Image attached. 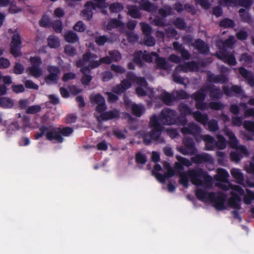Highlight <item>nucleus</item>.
Wrapping results in <instances>:
<instances>
[{
    "instance_id": "41",
    "label": "nucleus",
    "mask_w": 254,
    "mask_h": 254,
    "mask_svg": "<svg viewBox=\"0 0 254 254\" xmlns=\"http://www.w3.org/2000/svg\"><path fill=\"white\" fill-rule=\"evenodd\" d=\"M156 64L157 66L162 69L166 70L168 68V64L164 58L156 56Z\"/></svg>"
},
{
    "instance_id": "21",
    "label": "nucleus",
    "mask_w": 254,
    "mask_h": 254,
    "mask_svg": "<svg viewBox=\"0 0 254 254\" xmlns=\"http://www.w3.org/2000/svg\"><path fill=\"white\" fill-rule=\"evenodd\" d=\"M229 174L227 171L223 168L217 169V174L214 176L215 180L217 182L227 183H228Z\"/></svg>"
},
{
    "instance_id": "39",
    "label": "nucleus",
    "mask_w": 254,
    "mask_h": 254,
    "mask_svg": "<svg viewBox=\"0 0 254 254\" xmlns=\"http://www.w3.org/2000/svg\"><path fill=\"white\" fill-rule=\"evenodd\" d=\"M128 14L132 18H139L141 17V13L137 7L135 5L129 6L127 8Z\"/></svg>"
},
{
    "instance_id": "40",
    "label": "nucleus",
    "mask_w": 254,
    "mask_h": 254,
    "mask_svg": "<svg viewBox=\"0 0 254 254\" xmlns=\"http://www.w3.org/2000/svg\"><path fill=\"white\" fill-rule=\"evenodd\" d=\"M141 8L148 12H154L157 9V6L151 3L150 1H142Z\"/></svg>"
},
{
    "instance_id": "43",
    "label": "nucleus",
    "mask_w": 254,
    "mask_h": 254,
    "mask_svg": "<svg viewBox=\"0 0 254 254\" xmlns=\"http://www.w3.org/2000/svg\"><path fill=\"white\" fill-rule=\"evenodd\" d=\"M160 122V115L158 118L156 116H153L150 119V126L154 128H163Z\"/></svg>"
},
{
    "instance_id": "28",
    "label": "nucleus",
    "mask_w": 254,
    "mask_h": 254,
    "mask_svg": "<svg viewBox=\"0 0 254 254\" xmlns=\"http://www.w3.org/2000/svg\"><path fill=\"white\" fill-rule=\"evenodd\" d=\"M124 24L120 20L116 18L110 19L107 24V29L111 30L114 28L124 27Z\"/></svg>"
},
{
    "instance_id": "17",
    "label": "nucleus",
    "mask_w": 254,
    "mask_h": 254,
    "mask_svg": "<svg viewBox=\"0 0 254 254\" xmlns=\"http://www.w3.org/2000/svg\"><path fill=\"white\" fill-rule=\"evenodd\" d=\"M206 92H209V97L211 99H219L223 96V92L219 87L215 86H205Z\"/></svg>"
},
{
    "instance_id": "3",
    "label": "nucleus",
    "mask_w": 254,
    "mask_h": 254,
    "mask_svg": "<svg viewBox=\"0 0 254 254\" xmlns=\"http://www.w3.org/2000/svg\"><path fill=\"white\" fill-rule=\"evenodd\" d=\"M188 176L190 178L192 183L196 186L203 185V180L206 186L212 184L213 179L207 173L200 168L193 169L188 171Z\"/></svg>"
},
{
    "instance_id": "48",
    "label": "nucleus",
    "mask_w": 254,
    "mask_h": 254,
    "mask_svg": "<svg viewBox=\"0 0 254 254\" xmlns=\"http://www.w3.org/2000/svg\"><path fill=\"white\" fill-rule=\"evenodd\" d=\"M152 56H158V54L154 52L149 53L146 51H144L143 53L142 60L146 63H151L153 61Z\"/></svg>"
},
{
    "instance_id": "42",
    "label": "nucleus",
    "mask_w": 254,
    "mask_h": 254,
    "mask_svg": "<svg viewBox=\"0 0 254 254\" xmlns=\"http://www.w3.org/2000/svg\"><path fill=\"white\" fill-rule=\"evenodd\" d=\"M163 128H154L149 132L150 136L153 140L157 141L161 135Z\"/></svg>"
},
{
    "instance_id": "14",
    "label": "nucleus",
    "mask_w": 254,
    "mask_h": 254,
    "mask_svg": "<svg viewBox=\"0 0 254 254\" xmlns=\"http://www.w3.org/2000/svg\"><path fill=\"white\" fill-rule=\"evenodd\" d=\"M218 58L223 63L230 66H235L237 64L235 56L233 53L225 52H220V55L218 56Z\"/></svg>"
},
{
    "instance_id": "64",
    "label": "nucleus",
    "mask_w": 254,
    "mask_h": 254,
    "mask_svg": "<svg viewBox=\"0 0 254 254\" xmlns=\"http://www.w3.org/2000/svg\"><path fill=\"white\" fill-rule=\"evenodd\" d=\"M85 28L86 26L82 21H78L73 27L75 31L80 32L84 31Z\"/></svg>"
},
{
    "instance_id": "53",
    "label": "nucleus",
    "mask_w": 254,
    "mask_h": 254,
    "mask_svg": "<svg viewBox=\"0 0 254 254\" xmlns=\"http://www.w3.org/2000/svg\"><path fill=\"white\" fill-rule=\"evenodd\" d=\"M174 24L177 28L180 30H183L186 27V23L185 20L179 17L175 19Z\"/></svg>"
},
{
    "instance_id": "37",
    "label": "nucleus",
    "mask_w": 254,
    "mask_h": 254,
    "mask_svg": "<svg viewBox=\"0 0 254 254\" xmlns=\"http://www.w3.org/2000/svg\"><path fill=\"white\" fill-rule=\"evenodd\" d=\"M183 143L185 146L188 148L190 151L194 153L196 150L195 147V143L192 138L190 137H186L183 139Z\"/></svg>"
},
{
    "instance_id": "11",
    "label": "nucleus",
    "mask_w": 254,
    "mask_h": 254,
    "mask_svg": "<svg viewBox=\"0 0 254 254\" xmlns=\"http://www.w3.org/2000/svg\"><path fill=\"white\" fill-rule=\"evenodd\" d=\"M90 100L91 103H95L97 104L95 110L97 112L102 113L106 110L105 100L101 94L97 93L95 95L91 96Z\"/></svg>"
},
{
    "instance_id": "15",
    "label": "nucleus",
    "mask_w": 254,
    "mask_h": 254,
    "mask_svg": "<svg viewBox=\"0 0 254 254\" xmlns=\"http://www.w3.org/2000/svg\"><path fill=\"white\" fill-rule=\"evenodd\" d=\"M181 128V132L184 134L195 135L200 133L201 128L199 126L194 123H190L188 127H184Z\"/></svg>"
},
{
    "instance_id": "44",
    "label": "nucleus",
    "mask_w": 254,
    "mask_h": 254,
    "mask_svg": "<svg viewBox=\"0 0 254 254\" xmlns=\"http://www.w3.org/2000/svg\"><path fill=\"white\" fill-rule=\"evenodd\" d=\"M209 193L205 190L199 189L196 190L195 195L199 200L203 201L206 198L209 199Z\"/></svg>"
},
{
    "instance_id": "59",
    "label": "nucleus",
    "mask_w": 254,
    "mask_h": 254,
    "mask_svg": "<svg viewBox=\"0 0 254 254\" xmlns=\"http://www.w3.org/2000/svg\"><path fill=\"white\" fill-rule=\"evenodd\" d=\"M41 108L39 105L29 106L26 109V112L28 114H35L41 111Z\"/></svg>"
},
{
    "instance_id": "1",
    "label": "nucleus",
    "mask_w": 254,
    "mask_h": 254,
    "mask_svg": "<svg viewBox=\"0 0 254 254\" xmlns=\"http://www.w3.org/2000/svg\"><path fill=\"white\" fill-rule=\"evenodd\" d=\"M49 127L46 126H42L39 127V132L35 134V138L38 139L45 134L46 139L50 141L56 140L58 143H62L64 139L62 135L64 136H68L73 131V129L69 127H66L63 128L55 127L53 128L51 131H48Z\"/></svg>"
},
{
    "instance_id": "47",
    "label": "nucleus",
    "mask_w": 254,
    "mask_h": 254,
    "mask_svg": "<svg viewBox=\"0 0 254 254\" xmlns=\"http://www.w3.org/2000/svg\"><path fill=\"white\" fill-rule=\"evenodd\" d=\"M158 13L163 17H166L168 15L173 14V8L170 6H166L158 10Z\"/></svg>"
},
{
    "instance_id": "12",
    "label": "nucleus",
    "mask_w": 254,
    "mask_h": 254,
    "mask_svg": "<svg viewBox=\"0 0 254 254\" xmlns=\"http://www.w3.org/2000/svg\"><path fill=\"white\" fill-rule=\"evenodd\" d=\"M198 64L195 61H190L177 65L175 68V71L187 72L189 71H193L194 70H198Z\"/></svg>"
},
{
    "instance_id": "5",
    "label": "nucleus",
    "mask_w": 254,
    "mask_h": 254,
    "mask_svg": "<svg viewBox=\"0 0 254 254\" xmlns=\"http://www.w3.org/2000/svg\"><path fill=\"white\" fill-rule=\"evenodd\" d=\"M126 78L121 81L120 84L116 85L113 89V91L117 94H121L125 93L128 89L130 88L132 83H134L137 76L132 71H127L126 73Z\"/></svg>"
},
{
    "instance_id": "27",
    "label": "nucleus",
    "mask_w": 254,
    "mask_h": 254,
    "mask_svg": "<svg viewBox=\"0 0 254 254\" xmlns=\"http://www.w3.org/2000/svg\"><path fill=\"white\" fill-rule=\"evenodd\" d=\"M231 174L235 179L236 182L239 184H243L244 177L240 170L237 168H233L231 170Z\"/></svg>"
},
{
    "instance_id": "7",
    "label": "nucleus",
    "mask_w": 254,
    "mask_h": 254,
    "mask_svg": "<svg viewBox=\"0 0 254 254\" xmlns=\"http://www.w3.org/2000/svg\"><path fill=\"white\" fill-rule=\"evenodd\" d=\"M29 62L31 66L29 67L28 70L29 73L35 78H39L43 74V70L41 67L42 64V60L39 56L31 57Z\"/></svg>"
},
{
    "instance_id": "51",
    "label": "nucleus",
    "mask_w": 254,
    "mask_h": 254,
    "mask_svg": "<svg viewBox=\"0 0 254 254\" xmlns=\"http://www.w3.org/2000/svg\"><path fill=\"white\" fill-rule=\"evenodd\" d=\"M64 53L68 56L74 57L77 54V50L70 45H66L64 47Z\"/></svg>"
},
{
    "instance_id": "34",
    "label": "nucleus",
    "mask_w": 254,
    "mask_h": 254,
    "mask_svg": "<svg viewBox=\"0 0 254 254\" xmlns=\"http://www.w3.org/2000/svg\"><path fill=\"white\" fill-rule=\"evenodd\" d=\"M240 17L242 22L248 24H251L253 22V20L250 15L246 12L244 8H241L239 10Z\"/></svg>"
},
{
    "instance_id": "63",
    "label": "nucleus",
    "mask_w": 254,
    "mask_h": 254,
    "mask_svg": "<svg viewBox=\"0 0 254 254\" xmlns=\"http://www.w3.org/2000/svg\"><path fill=\"white\" fill-rule=\"evenodd\" d=\"M108 41V37L105 35L100 36L95 38V42L98 46H103Z\"/></svg>"
},
{
    "instance_id": "10",
    "label": "nucleus",
    "mask_w": 254,
    "mask_h": 254,
    "mask_svg": "<svg viewBox=\"0 0 254 254\" xmlns=\"http://www.w3.org/2000/svg\"><path fill=\"white\" fill-rule=\"evenodd\" d=\"M47 70L49 74L45 77V81L47 83L49 82L57 83L61 74L60 68L58 66L49 65L47 66Z\"/></svg>"
},
{
    "instance_id": "61",
    "label": "nucleus",
    "mask_w": 254,
    "mask_h": 254,
    "mask_svg": "<svg viewBox=\"0 0 254 254\" xmlns=\"http://www.w3.org/2000/svg\"><path fill=\"white\" fill-rule=\"evenodd\" d=\"M24 70V66L20 63H16L13 67V72L16 74H21Z\"/></svg>"
},
{
    "instance_id": "35",
    "label": "nucleus",
    "mask_w": 254,
    "mask_h": 254,
    "mask_svg": "<svg viewBox=\"0 0 254 254\" xmlns=\"http://www.w3.org/2000/svg\"><path fill=\"white\" fill-rule=\"evenodd\" d=\"M217 140H215V145L216 148L219 149H223L226 147V140L225 137L221 134H217L216 136Z\"/></svg>"
},
{
    "instance_id": "33",
    "label": "nucleus",
    "mask_w": 254,
    "mask_h": 254,
    "mask_svg": "<svg viewBox=\"0 0 254 254\" xmlns=\"http://www.w3.org/2000/svg\"><path fill=\"white\" fill-rule=\"evenodd\" d=\"M14 105L12 100L7 97H0V107L4 109L11 108Z\"/></svg>"
},
{
    "instance_id": "8",
    "label": "nucleus",
    "mask_w": 254,
    "mask_h": 254,
    "mask_svg": "<svg viewBox=\"0 0 254 254\" xmlns=\"http://www.w3.org/2000/svg\"><path fill=\"white\" fill-rule=\"evenodd\" d=\"M209 199L213 203V205L216 209L222 210L226 209L225 203L226 200V195L225 193L219 192L216 195L214 192H210Z\"/></svg>"
},
{
    "instance_id": "60",
    "label": "nucleus",
    "mask_w": 254,
    "mask_h": 254,
    "mask_svg": "<svg viewBox=\"0 0 254 254\" xmlns=\"http://www.w3.org/2000/svg\"><path fill=\"white\" fill-rule=\"evenodd\" d=\"M141 30L143 34L144 35L151 34L152 33L151 27L146 23H141Z\"/></svg>"
},
{
    "instance_id": "38",
    "label": "nucleus",
    "mask_w": 254,
    "mask_h": 254,
    "mask_svg": "<svg viewBox=\"0 0 254 254\" xmlns=\"http://www.w3.org/2000/svg\"><path fill=\"white\" fill-rule=\"evenodd\" d=\"M48 45L51 48H57L60 45L59 38L54 35H50L47 39Z\"/></svg>"
},
{
    "instance_id": "62",
    "label": "nucleus",
    "mask_w": 254,
    "mask_h": 254,
    "mask_svg": "<svg viewBox=\"0 0 254 254\" xmlns=\"http://www.w3.org/2000/svg\"><path fill=\"white\" fill-rule=\"evenodd\" d=\"M244 127L248 131L254 132V122L252 121H245L243 124Z\"/></svg>"
},
{
    "instance_id": "56",
    "label": "nucleus",
    "mask_w": 254,
    "mask_h": 254,
    "mask_svg": "<svg viewBox=\"0 0 254 254\" xmlns=\"http://www.w3.org/2000/svg\"><path fill=\"white\" fill-rule=\"evenodd\" d=\"M52 27L56 33H60L63 30L62 22L61 20H57L53 22Z\"/></svg>"
},
{
    "instance_id": "2",
    "label": "nucleus",
    "mask_w": 254,
    "mask_h": 254,
    "mask_svg": "<svg viewBox=\"0 0 254 254\" xmlns=\"http://www.w3.org/2000/svg\"><path fill=\"white\" fill-rule=\"evenodd\" d=\"M160 122L163 125L185 126L187 124L188 120L185 117L178 116L175 110L166 108L160 113Z\"/></svg>"
},
{
    "instance_id": "25",
    "label": "nucleus",
    "mask_w": 254,
    "mask_h": 254,
    "mask_svg": "<svg viewBox=\"0 0 254 254\" xmlns=\"http://www.w3.org/2000/svg\"><path fill=\"white\" fill-rule=\"evenodd\" d=\"M194 119L197 122L201 124L204 126L207 125L208 121V116L206 114H202L198 111H194L192 113Z\"/></svg>"
},
{
    "instance_id": "16",
    "label": "nucleus",
    "mask_w": 254,
    "mask_h": 254,
    "mask_svg": "<svg viewBox=\"0 0 254 254\" xmlns=\"http://www.w3.org/2000/svg\"><path fill=\"white\" fill-rule=\"evenodd\" d=\"M231 196L228 200V204L231 208L239 210L241 208V202L242 199L236 192L232 191L231 193Z\"/></svg>"
},
{
    "instance_id": "45",
    "label": "nucleus",
    "mask_w": 254,
    "mask_h": 254,
    "mask_svg": "<svg viewBox=\"0 0 254 254\" xmlns=\"http://www.w3.org/2000/svg\"><path fill=\"white\" fill-rule=\"evenodd\" d=\"M207 125L209 130L211 132H215L219 129L218 122L214 119L208 120Z\"/></svg>"
},
{
    "instance_id": "13",
    "label": "nucleus",
    "mask_w": 254,
    "mask_h": 254,
    "mask_svg": "<svg viewBox=\"0 0 254 254\" xmlns=\"http://www.w3.org/2000/svg\"><path fill=\"white\" fill-rule=\"evenodd\" d=\"M100 117L97 118V121L100 122V119L103 121H109L111 120H118L120 118V112L116 109L101 113Z\"/></svg>"
},
{
    "instance_id": "31",
    "label": "nucleus",
    "mask_w": 254,
    "mask_h": 254,
    "mask_svg": "<svg viewBox=\"0 0 254 254\" xmlns=\"http://www.w3.org/2000/svg\"><path fill=\"white\" fill-rule=\"evenodd\" d=\"M173 93L175 101L181 99H188L190 98V95L183 89L174 91Z\"/></svg>"
},
{
    "instance_id": "58",
    "label": "nucleus",
    "mask_w": 254,
    "mask_h": 254,
    "mask_svg": "<svg viewBox=\"0 0 254 254\" xmlns=\"http://www.w3.org/2000/svg\"><path fill=\"white\" fill-rule=\"evenodd\" d=\"M239 61L240 62L244 61L246 64H251L253 63V59L250 55L247 53H244L241 55Z\"/></svg>"
},
{
    "instance_id": "19",
    "label": "nucleus",
    "mask_w": 254,
    "mask_h": 254,
    "mask_svg": "<svg viewBox=\"0 0 254 254\" xmlns=\"http://www.w3.org/2000/svg\"><path fill=\"white\" fill-rule=\"evenodd\" d=\"M191 161L194 164H200L211 162L212 158L206 153L198 154L191 157Z\"/></svg>"
},
{
    "instance_id": "18",
    "label": "nucleus",
    "mask_w": 254,
    "mask_h": 254,
    "mask_svg": "<svg viewBox=\"0 0 254 254\" xmlns=\"http://www.w3.org/2000/svg\"><path fill=\"white\" fill-rule=\"evenodd\" d=\"M80 71L83 74L81 82L84 85H89L92 79V76L89 74L91 73V69L88 66L80 67Z\"/></svg>"
},
{
    "instance_id": "24",
    "label": "nucleus",
    "mask_w": 254,
    "mask_h": 254,
    "mask_svg": "<svg viewBox=\"0 0 254 254\" xmlns=\"http://www.w3.org/2000/svg\"><path fill=\"white\" fill-rule=\"evenodd\" d=\"M160 99L167 106L172 105L173 103L175 101L173 91L171 93H169L164 91L161 94Z\"/></svg>"
},
{
    "instance_id": "46",
    "label": "nucleus",
    "mask_w": 254,
    "mask_h": 254,
    "mask_svg": "<svg viewBox=\"0 0 254 254\" xmlns=\"http://www.w3.org/2000/svg\"><path fill=\"white\" fill-rule=\"evenodd\" d=\"M90 2V6L94 10L97 9H103L107 7V4L105 2L106 1H95L96 2H93L92 1Z\"/></svg>"
},
{
    "instance_id": "9",
    "label": "nucleus",
    "mask_w": 254,
    "mask_h": 254,
    "mask_svg": "<svg viewBox=\"0 0 254 254\" xmlns=\"http://www.w3.org/2000/svg\"><path fill=\"white\" fill-rule=\"evenodd\" d=\"M22 41L19 33L13 35L10 43V53L15 58L22 55L21 52Z\"/></svg>"
},
{
    "instance_id": "57",
    "label": "nucleus",
    "mask_w": 254,
    "mask_h": 254,
    "mask_svg": "<svg viewBox=\"0 0 254 254\" xmlns=\"http://www.w3.org/2000/svg\"><path fill=\"white\" fill-rule=\"evenodd\" d=\"M135 160L137 163L140 164H144L147 161L145 155L140 152H137L135 154Z\"/></svg>"
},
{
    "instance_id": "26",
    "label": "nucleus",
    "mask_w": 254,
    "mask_h": 254,
    "mask_svg": "<svg viewBox=\"0 0 254 254\" xmlns=\"http://www.w3.org/2000/svg\"><path fill=\"white\" fill-rule=\"evenodd\" d=\"M178 110L180 113L179 116H183L186 118L187 116L192 115L193 112L188 105L181 103L178 106Z\"/></svg>"
},
{
    "instance_id": "55",
    "label": "nucleus",
    "mask_w": 254,
    "mask_h": 254,
    "mask_svg": "<svg viewBox=\"0 0 254 254\" xmlns=\"http://www.w3.org/2000/svg\"><path fill=\"white\" fill-rule=\"evenodd\" d=\"M208 107L213 110H220L223 109L224 105L220 102H210L208 104Z\"/></svg>"
},
{
    "instance_id": "54",
    "label": "nucleus",
    "mask_w": 254,
    "mask_h": 254,
    "mask_svg": "<svg viewBox=\"0 0 254 254\" xmlns=\"http://www.w3.org/2000/svg\"><path fill=\"white\" fill-rule=\"evenodd\" d=\"M143 41L144 44L147 46H152L155 44V39L151 34L144 35Z\"/></svg>"
},
{
    "instance_id": "49",
    "label": "nucleus",
    "mask_w": 254,
    "mask_h": 254,
    "mask_svg": "<svg viewBox=\"0 0 254 254\" xmlns=\"http://www.w3.org/2000/svg\"><path fill=\"white\" fill-rule=\"evenodd\" d=\"M246 192L247 194L243 198L244 202L246 204H250L254 200V192L249 189L246 190Z\"/></svg>"
},
{
    "instance_id": "32",
    "label": "nucleus",
    "mask_w": 254,
    "mask_h": 254,
    "mask_svg": "<svg viewBox=\"0 0 254 254\" xmlns=\"http://www.w3.org/2000/svg\"><path fill=\"white\" fill-rule=\"evenodd\" d=\"M65 40L68 43H74L78 41V37L76 33L72 31H69L64 35Z\"/></svg>"
},
{
    "instance_id": "20",
    "label": "nucleus",
    "mask_w": 254,
    "mask_h": 254,
    "mask_svg": "<svg viewBox=\"0 0 254 254\" xmlns=\"http://www.w3.org/2000/svg\"><path fill=\"white\" fill-rule=\"evenodd\" d=\"M207 80L210 82L215 83H225L227 80V77L224 74L215 75L213 73H209L207 75Z\"/></svg>"
},
{
    "instance_id": "29",
    "label": "nucleus",
    "mask_w": 254,
    "mask_h": 254,
    "mask_svg": "<svg viewBox=\"0 0 254 254\" xmlns=\"http://www.w3.org/2000/svg\"><path fill=\"white\" fill-rule=\"evenodd\" d=\"M131 110L133 115L137 117H140L143 114L145 109L142 105L133 103L131 106Z\"/></svg>"
},
{
    "instance_id": "22",
    "label": "nucleus",
    "mask_w": 254,
    "mask_h": 254,
    "mask_svg": "<svg viewBox=\"0 0 254 254\" xmlns=\"http://www.w3.org/2000/svg\"><path fill=\"white\" fill-rule=\"evenodd\" d=\"M193 46L199 53L202 54L207 55L209 51V47L205 44L204 41L200 39H197L195 41Z\"/></svg>"
},
{
    "instance_id": "4",
    "label": "nucleus",
    "mask_w": 254,
    "mask_h": 254,
    "mask_svg": "<svg viewBox=\"0 0 254 254\" xmlns=\"http://www.w3.org/2000/svg\"><path fill=\"white\" fill-rule=\"evenodd\" d=\"M97 58V56L96 54H92L90 51H87L83 54L82 59L76 62L75 65L77 67L88 66L90 69L97 68L101 65L100 60H91Z\"/></svg>"
},
{
    "instance_id": "23",
    "label": "nucleus",
    "mask_w": 254,
    "mask_h": 254,
    "mask_svg": "<svg viewBox=\"0 0 254 254\" xmlns=\"http://www.w3.org/2000/svg\"><path fill=\"white\" fill-rule=\"evenodd\" d=\"M90 2L87 1L84 5V8L81 11L80 15L84 20L90 21L93 17L92 10H94L90 5Z\"/></svg>"
},
{
    "instance_id": "52",
    "label": "nucleus",
    "mask_w": 254,
    "mask_h": 254,
    "mask_svg": "<svg viewBox=\"0 0 254 254\" xmlns=\"http://www.w3.org/2000/svg\"><path fill=\"white\" fill-rule=\"evenodd\" d=\"M109 55L112 59V62H119L122 59L121 54L117 50L110 51Z\"/></svg>"
},
{
    "instance_id": "50",
    "label": "nucleus",
    "mask_w": 254,
    "mask_h": 254,
    "mask_svg": "<svg viewBox=\"0 0 254 254\" xmlns=\"http://www.w3.org/2000/svg\"><path fill=\"white\" fill-rule=\"evenodd\" d=\"M123 9L124 7L123 5L118 2L111 4L109 6L110 11L114 13L119 12Z\"/></svg>"
},
{
    "instance_id": "36",
    "label": "nucleus",
    "mask_w": 254,
    "mask_h": 254,
    "mask_svg": "<svg viewBox=\"0 0 254 254\" xmlns=\"http://www.w3.org/2000/svg\"><path fill=\"white\" fill-rule=\"evenodd\" d=\"M143 52L141 50L135 51L133 54V62L140 67L143 65V63L142 61L143 58Z\"/></svg>"
},
{
    "instance_id": "6",
    "label": "nucleus",
    "mask_w": 254,
    "mask_h": 254,
    "mask_svg": "<svg viewBox=\"0 0 254 254\" xmlns=\"http://www.w3.org/2000/svg\"><path fill=\"white\" fill-rule=\"evenodd\" d=\"M206 96L205 86H203L190 95V97L195 101V107L197 109L205 111L207 108V104L204 102Z\"/></svg>"
},
{
    "instance_id": "30",
    "label": "nucleus",
    "mask_w": 254,
    "mask_h": 254,
    "mask_svg": "<svg viewBox=\"0 0 254 254\" xmlns=\"http://www.w3.org/2000/svg\"><path fill=\"white\" fill-rule=\"evenodd\" d=\"M219 26L223 28H233L236 26V24L233 20L225 18L219 21Z\"/></svg>"
}]
</instances>
